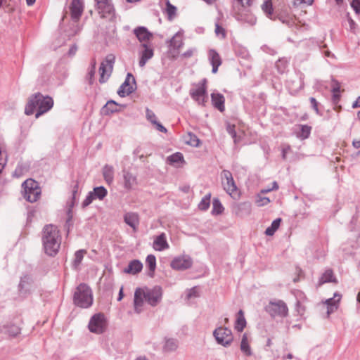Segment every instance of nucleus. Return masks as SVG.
Instances as JSON below:
<instances>
[{"mask_svg": "<svg viewBox=\"0 0 360 360\" xmlns=\"http://www.w3.org/2000/svg\"><path fill=\"white\" fill-rule=\"evenodd\" d=\"M162 295L163 290L160 285L136 288L134 299L135 311L140 313L142 311L144 302L151 307H156L162 302Z\"/></svg>", "mask_w": 360, "mask_h": 360, "instance_id": "obj_1", "label": "nucleus"}, {"mask_svg": "<svg viewBox=\"0 0 360 360\" xmlns=\"http://www.w3.org/2000/svg\"><path fill=\"white\" fill-rule=\"evenodd\" d=\"M42 243L46 255L55 256L58 253L61 243V238L57 226L48 224L44 227Z\"/></svg>", "mask_w": 360, "mask_h": 360, "instance_id": "obj_2", "label": "nucleus"}, {"mask_svg": "<svg viewBox=\"0 0 360 360\" xmlns=\"http://www.w3.org/2000/svg\"><path fill=\"white\" fill-rule=\"evenodd\" d=\"M53 105V100L50 96H44L40 93L32 95L28 101L25 109V113L27 115H32L34 110L36 118L49 111Z\"/></svg>", "mask_w": 360, "mask_h": 360, "instance_id": "obj_3", "label": "nucleus"}, {"mask_svg": "<svg viewBox=\"0 0 360 360\" xmlns=\"http://www.w3.org/2000/svg\"><path fill=\"white\" fill-rule=\"evenodd\" d=\"M73 303L79 307L86 309L93 304L91 289L85 283H80L75 290Z\"/></svg>", "mask_w": 360, "mask_h": 360, "instance_id": "obj_4", "label": "nucleus"}, {"mask_svg": "<svg viewBox=\"0 0 360 360\" xmlns=\"http://www.w3.org/2000/svg\"><path fill=\"white\" fill-rule=\"evenodd\" d=\"M22 187L23 197L27 201L34 202L39 198L41 189L37 181L32 179H27L22 183Z\"/></svg>", "mask_w": 360, "mask_h": 360, "instance_id": "obj_5", "label": "nucleus"}, {"mask_svg": "<svg viewBox=\"0 0 360 360\" xmlns=\"http://www.w3.org/2000/svg\"><path fill=\"white\" fill-rule=\"evenodd\" d=\"M265 309L272 318H285L288 314V308L283 300L270 301Z\"/></svg>", "mask_w": 360, "mask_h": 360, "instance_id": "obj_6", "label": "nucleus"}, {"mask_svg": "<svg viewBox=\"0 0 360 360\" xmlns=\"http://www.w3.org/2000/svg\"><path fill=\"white\" fill-rule=\"evenodd\" d=\"M221 184L224 190L232 198L238 195V188L230 171L224 169L221 174Z\"/></svg>", "mask_w": 360, "mask_h": 360, "instance_id": "obj_7", "label": "nucleus"}, {"mask_svg": "<svg viewBox=\"0 0 360 360\" xmlns=\"http://www.w3.org/2000/svg\"><path fill=\"white\" fill-rule=\"evenodd\" d=\"M108 326L107 319L103 313H97L91 316L88 328L91 333L96 334L103 333Z\"/></svg>", "mask_w": 360, "mask_h": 360, "instance_id": "obj_8", "label": "nucleus"}, {"mask_svg": "<svg viewBox=\"0 0 360 360\" xmlns=\"http://www.w3.org/2000/svg\"><path fill=\"white\" fill-rule=\"evenodd\" d=\"M213 335L217 343L224 347L229 346L233 340L232 332L228 328H217L214 330Z\"/></svg>", "mask_w": 360, "mask_h": 360, "instance_id": "obj_9", "label": "nucleus"}, {"mask_svg": "<svg viewBox=\"0 0 360 360\" xmlns=\"http://www.w3.org/2000/svg\"><path fill=\"white\" fill-rule=\"evenodd\" d=\"M96 8L101 18L112 20L115 18V9L110 0H95Z\"/></svg>", "mask_w": 360, "mask_h": 360, "instance_id": "obj_10", "label": "nucleus"}, {"mask_svg": "<svg viewBox=\"0 0 360 360\" xmlns=\"http://www.w3.org/2000/svg\"><path fill=\"white\" fill-rule=\"evenodd\" d=\"M205 83L206 79H204L202 83L198 84L195 89L190 90V95L191 98L196 101L198 105L203 106L205 105L208 98Z\"/></svg>", "mask_w": 360, "mask_h": 360, "instance_id": "obj_11", "label": "nucleus"}, {"mask_svg": "<svg viewBox=\"0 0 360 360\" xmlns=\"http://www.w3.org/2000/svg\"><path fill=\"white\" fill-rule=\"evenodd\" d=\"M115 62V58L112 56H108L101 63L100 71V83H105L110 77Z\"/></svg>", "mask_w": 360, "mask_h": 360, "instance_id": "obj_12", "label": "nucleus"}, {"mask_svg": "<svg viewBox=\"0 0 360 360\" xmlns=\"http://www.w3.org/2000/svg\"><path fill=\"white\" fill-rule=\"evenodd\" d=\"M136 82L134 76L131 73H128L124 82L120 86L117 94L120 97H125L134 92L136 89Z\"/></svg>", "mask_w": 360, "mask_h": 360, "instance_id": "obj_13", "label": "nucleus"}, {"mask_svg": "<svg viewBox=\"0 0 360 360\" xmlns=\"http://www.w3.org/2000/svg\"><path fill=\"white\" fill-rule=\"evenodd\" d=\"M286 85L291 94L297 93L304 86L303 75L302 73L295 74L287 80Z\"/></svg>", "mask_w": 360, "mask_h": 360, "instance_id": "obj_14", "label": "nucleus"}, {"mask_svg": "<svg viewBox=\"0 0 360 360\" xmlns=\"http://www.w3.org/2000/svg\"><path fill=\"white\" fill-rule=\"evenodd\" d=\"M193 261L191 257L183 255L175 257L171 263V266L174 269H188L191 267Z\"/></svg>", "mask_w": 360, "mask_h": 360, "instance_id": "obj_15", "label": "nucleus"}, {"mask_svg": "<svg viewBox=\"0 0 360 360\" xmlns=\"http://www.w3.org/2000/svg\"><path fill=\"white\" fill-rule=\"evenodd\" d=\"M235 17L237 20L248 23L250 25H255L257 21L256 18L246 7L240 8L238 11L235 13Z\"/></svg>", "mask_w": 360, "mask_h": 360, "instance_id": "obj_16", "label": "nucleus"}, {"mask_svg": "<svg viewBox=\"0 0 360 360\" xmlns=\"http://www.w3.org/2000/svg\"><path fill=\"white\" fill-rule=\"evenodd\" d=\"M70 10L71 13V18L75 23H77L79 20L83 11L84 3L82 0H72L70 5Z\"/></svg>", "mask_w": 360, "mask_h": 360, "instance_id": "obj_17", "label": "nucleus"}, {"mask_svg": "<svg viewBox=\"0 0 360 360\" xmlns=\"http://www.w3.org/2000/svg\"><path fill=\"white\" fill-rule=\"evenodd\" d=\"M33 287V280L29 275H25L22 277L18 285L20 294L25 297L27 293H30Z\"/></svg>", "mask_w": 360, "mask_h": 360, "instance_id": "obj_18", "label": "nucleus"}, {"mask_svg": "<svg viewBox=\"0 0 360 360\" xmlns=\"http://www.w3.org/2000/svg\"><path fill=\"white\" fill-rule=\"evenodd\" d=\"M342 295L338 292H335L333 297L327 299L325 304L327 305V314L329 316L330 314L335 311L339 307Z\"/></svg>", "mask_w": 360, "mask_h": 360, "instance_id": "obj_19", "label": "nucleus"}, {"mask_svg": "<svg viewBox=\"0 0 360 360\" xmlns=\"http://www.w3.org/2000/svg\"><path fill=\"white\" fill-rule=\"evenodd\" d=\"M208 58L210 64L212 66V73H217L218 71V68L221 64V59L219 54L215 50L210 49L208 51Z\"/></svg>", "mask_w": 360, "mask_h": 360, "instance_id": "obj_20", "label": "nucleus"}, {"mask_svg": "<svg viewBox=\"0 0 360 360\" xmlns=\"http://www.w3.org/2000/svg\"><path fill=\"white\" fill-rule=\"evenodd\" d=\"M251 210H252V205H251V203L249 202H243L238 203L235 207L236 214L240 217L248 216L249 214H250Z\"/></svg>", "mask_w": 360, "mask_h": 360, "instance_id": "obj_21", "label": "nucleus"}, {"mask_svg": "<svg viewBox=\"0 0 360 360\" xmlns=\"http://www.w3.org/2000/svg\"><path fill=\"white\" fill-rule=\"evenodd\" d=\"M141 46L143 48V50L141 53V58L139 64L140 67L143 68L145 66L147 61L153 56V50L148 46L146 44H142Z\"/></svg>", "mask_w": 360, "mask_h": 360, "instance_id": "obj_22", "label": "nucleus"}, {"mask_svg": "<svg viewBox=\"0 0 360 360\" xmlns=\"http://www.w3.org/2000/svg\"><path fill=\"white\" fill-rule=\"evenodd\" d=\"M169 244L166 239V235L165 233H162L160 235L157 236L153 241V248L158 251H162L169 248Z\"/></svg>", "mask_w": 360, "mask_h": 360, "instance_id": "obj_23", "label": "nucleus"}, {"mask_svg": "<svg viewBox=\"0 0 360 360\" xmlns=\"http://www.w3.org/2000/svg\"><path fill=\"white\" fill-rule=\"evenodd\" d=\"M134 33L139 41L143 44H146L152 37V34L144 27H139L134 29Z\"/></svg>", "mask_w": 360, "mask_h": 360, "instance_id": "obj_24", "label": "nucleus"}, {"mask_svg": "<svg viewBox=\"0 0 360 360\" xmlns=\"http://www.w3.org/2000/svg\"><path fill=\"white\" fill-rule=\"evenodd\" d=\"M124 222L133 229L134 231H136L137 226L139 224V215L135 212H127L124 216Z\"/></svg>", "mask_w": 360, "mask_h": 360, "instance_id": "obj_25", "label": "nucleus"}, {"mask_svg": "<svg viewBox=\"0 0 360 360\" xmlns=\"http://www.w3.org/2000/svg\"><path fill=\"white\" fill-rule=\"evenodd\" d=\"M211 100L212 105L220 112H223L224 110L225 98L221 94L213 92L211 94Z\"/></svg>", "mask_w": 360, "mask_h": 360, "instance_id": "obj_26", "label": "nucleus"}, {"mask_svg": "<svg viewBox=\"0 0 360 360\" xmlns=\"http://www.w3.org/2000/svg\"><path fill=\"white\" fill-rule=\"evenodd\" d=\"M240 348L244 355L250 356L252 355V349L250 345L249 335L245 333L241 339Z\"/></svg>", "mask_w": 360, "mask_h": 360, "instance_id": "obj_27", "label": "nucleus"}, {"mask_svg": "<svg viewBox=\"0 0 360 360\" xmlns=\"http://www.w3.org/2000/svg\"><path fill=\"white\" fill-rule=\"evenodd\" d=\"M184 162V156L181 153H175L167 158V162L174 167H180Z\"/></svg>", "mask_w": 360, "mask_h": 360, "instance_id": "obj_28", "label": "nucleus"}, {"mask_svg": "<svg viewBox=\"0 0 360 360\" xmlns=\"http://www.w3.org/2000/svg\"><path fill=\"white\" fill-rule=\"evenodd\" d=\"M124 186L126 189L130 190L136 185V177L129 172H123Z\"/></svg>", "mask_w": 360, "mask_h": 360, "instance_id": "obj_29", "label": "nucleus"}, {"mask_svg": "<svg viewBox=\"0 0 360 360\" xmlns=\"http://www.w3.org/2000/svg\"><path fill=\"white\" fill-rule=\"evenodd\" d=\"M247 324L246 320L244 316V312L242 309H240L236 314V319L235 321V329L238 332H242L245 328Z\"/></svg>", "mask_w": 360, "mask_h": 360, "instance_id": "obj_30", "label": "nucleus"}, {"mask_svg": "<svg viewBox=\"0 0 360 360\" xmlns=\"http://www.w3.org/2000/svg\"><path fill=\"white\" fill-rule=\"evenodd\" d=\"M118 111V104L112 100L108 101L101 109V113L104 115H109Z\"/></svg>", "mask_w": 360, "mask_h": 360, "instance_id": "obj_31", "label": "nucleus"}, {"mask_svg": "<svg viewBox=\"0 0 360 360\" xmlns=\"http://www.w3.org/2000/svg\"><path fill=\"white\" fill-rule=\"evenodd\" d=\"M170 46L174 49L179 50L184 45L183 41V32H177L174 36L169 41Z\"/></svg>", "mask_w": 360, "mask_h": 360, "instance_id": "obj_32", "label": "nucleus"}, {"mask_svg": "<svg viewBox=\"0 0 360 360\" xmlns=\"http://www.w3.org/2000/svg\"><path fill=\"white\" fill-rule=\"evenodd\" d=\"M326 283H338V280L333 271H325L319 280L318 286H321Z\"/></svg>", "mask_w": 360, "mask_h": 360, "instance_id": "obj_33", "label": "nucleus"}, {"mask_svg": "<svg viewBox=\"0 0 360 360\" xmlns=\"http://www.w3.org/2000/svg\"><path fill=\"white\" fill-rule=\"evenodd\" d=\"M103 176L108 184H110L114 180V168L111 165H105L103 168Z\"/></svg>", "mask_w": 360, "mask_h": 360, "instance_id": "obj_34", "label": "nucleus"}, {"mask_svg": "<svg viewBox=\"0 0 360 360\" xmlns=\"http://www.w3.org/2000/svg\"><path fill=\"white\" fill-rule=\"evenodd\" d=\"M160 4H165L166 7L164 9L165 13L167 15L169 20H172L176 15V8L171 4L169 0H160Z\"/></svg>", "mask_w": 360, "mask_h": 360, "instance_id": "obj_35", "label": "nucleus"}, {"mask_svg": "<svg viewBox=\"0 0 360 360\" xmlns=\"http://www.w3.org/2000/svg\"><path fill=\"white\" fill-rule=\"evenodd\" d=\"M262 10L270 19L274 18L271 0H266L261 6Z\"/></svg>", "mask_w": 360, "mask_h": 360, "instance_id": "obj_36", "label": "nucleus"}, {"mask_svg": "<svg viewBox=\"0 0 360 360\" xmlns=\"http://www.w3.org/2000/svg\"><path fill=\"white\" fill-rule=\"evenodd\" d=\"M86 254V251L85 250H79L75 253L74 259L72 261V266L74 268L77 269L79 267Z\"/></svg>", "mask_w": 360, "mask_h": 360, "instance_id": "obj_37", "label": "nucleus"}, {"mask_svg": "<svg viewBox=\"0 0 360 360\" xmlns=\"http://www.w3.org/2000/svg\"><path fill=\"white\" fill-rule=\"evenodd\" d=\"M281 221V218H277L275 220H274L271 223V225L266 229L265 234L269 236H273L277 231V229L279 228Z\"/></svg>", "mask_w": 360, "mask_h": 360, "instance_id": "obj_38", "label": "nucleus"}, {"mask_svg": "<svg viewBox=\"0 0 360 360\" xmlns=\"http://www.w3.org/2000/svg\"><path fill=\"white\" fill-rule=\"evenodd\" d=\"M96 199L103 200L108 194L107 190L103 186L95 187L92 191Z\"/></svg>", "mask_w": 360, "mask_h": 360, "instance_id": "obj_39", "label": "nucleus"}, {"mask_svg": "<svg viewBox=\"0 0 360 360\" xmlns=\"http://www.w3.org/2000/svg\"><path fill=\"white\" fill-rule=\"evenodd\" d=\"M211 193L205 195L198 205V208L200 210H207L210 205Z\"/></svg>", "mask_w": 360, "mask_h": 360, "instance_id": "obj_40", "label": "nucleus"}, {"mask_svg": "<svg viewBox=\"0 0 360 360\" xmlns=\"http://www.w3.org/2000/svg\"><path fill=\"white\" fill-rule=\"evenodd\" d=\"M200 297L199 287L194 286L190 289H187L186 291V300H191V298H195Z\"/></svg>", "mask_w": 360, "mask_h": 360, "instance_id": "obj_41", "label": "nucleus"}, {"mask_svg": "<svg viewBox=\"0 0 360 360\" xmlns=\"http://www.w3.org/2000/svg\"><path fill=\"white\" fill-rule=\"evenodd\" d=\"M223 211L224 207L220 200L218 198H214L212 202V213L219 214H221Z\"/></svg>", "mask_w": 360, "mask_h": 360, "instance_id": "obj_42", "label": "nucleus"}, {"mask_svg": "<svg viewBox=\"0 0 360 360\" xmlns=\"http://www.w3.org/2000/svg\"><path fill=\"white\" fill-rule=\"evenodd\" d=\"M5 330L4 333L8 334L10 336L15 337L17 335L20 333V328L15 326V325H11L8 326L4 328Z\"/></svg>", "mask_w": 360, "mask_h": 360, "instance_id": "obj_43", "label": "nucleus"}, {"mask_svg": "<svg viewBox=\"0 0 360 360\" xmlns=\"http://www.w3.org/2000/svg\"><path fill=\"white\" fill-rule=\"evenodd\" d=\"M143 264L138 259H134L129 263L127 268L124 270H142Z\"/></svg>", "mask_w": 360, "mask_h": 360, "instance_id": "obj_44", "label": "nucleus"}, {"mask_svg": "<svg viewBox=\"0 0 360 360\" xmlns=\"http://www.w3.org/2000/svg\"><path fill=\"white\" fill-rule=\"evenodd\" d=\"M167 351H174L177 348V340L173 338L167 339L164 347Z\"/></svg>", "mask_w": 360, "mask_h": 360, "instance_id": "obj_45", "label": "nucleus"}, {"mask_svg": "<svg viewBox=\"0 0 360 360\" xmlns=\"http://www.w3.org/2000/svg\"><path fill=\"white\" fill-rule=\"evenodd\" d=\"M146 263L148 270H155L156 258L153 255H149L147 256Z\"/></svg>", "mask_w": 360, "mask_h": 360, "instance_id": "obj_46", "label": "nucleus"}, {"mask_svg": "<svg viewBox=\"0 0 360 360\" xmlns=\"http://www.w3.org/2000/svg\"><path fill=\"white\" fill-rule=\"evenodd\" d=\"M288 60L285 58L279 59L276 63V66L279 72L283 73L288 66Z\"/></svg>", "mask_w": 360, "mask_h": 360, "instance_id": "obj_47", "label": "nucleus"}, {"mask_svg": "<svg viewBox=\"0 0 360 360\" xmlns=\"http://www.w3.org/2000/svg\"><path fill=\"white\" fill-rule=\"evenodd\" d=\"M311 132V127L307 125H302L301 127V131L298 136L302 139H305L309 137Z\"/></svg>", "mask_w": 360, "mask_h": 360, "instance_id": "obj_48", "label": "nucleus"}, {"mask_svg": "<svg viewBox=\"0 0 360 360\" xmlns=\"http://www.w3.org/2000/svg\"><path fill=\"white\" fill-rule=\"evenodd\" d=\"M188 136L189 137V139L186 141L188 144L195 147L199 146L200 140L195 134L188 133Z\"/></svg>", "mask_w": 360, "mask_h": 360, "instance_id": "obj_49", "label": "nucleus"}, {"mask_svg": "<svg viewBox=\"0 0 360 360\" xmlns=\"http://www.w3.org/2000/svg\"><path fill=\"white\" fill-rule=\"evenodd\" d=\"M96 72V62L94 61L91 63V69L89 70L87 75L89 84H92L94 82V77Z\"/></svg>", "mask_w": 360, "mask_h": 360, "instance_id": "obj_50", "label": "nucleus"}, {"mask_svg": "<svg viewBox=\"0 0 360 360\" xmlns=\"http://www.w3.org/2000/svg\"><path fill=\"white\" fill-rule=\"evenodd\" d=\"M146 116L147 120L151 122V124L156 123L158 122L157 117L155 113L150 109L146 108Z\"/></svg>", "mask_w": 360, "mask_h": 360, "instance_id": "obj_51", "label": "nucleus"}, {"mask_svg": "<svg viewBox=\"0 0 360 360\" xmlns=\"http://www.w3.org/2000/svg\"><path fill=\"white\" fill-rule=\"evenodd\" d=\"M94 200H96V198L94 195V193H92V191L89 192L86 195V198L82 202V207H86L89 206Z\"/></svg>", "mask_w": 360, "mask_h": 360, "instance_id": "obj_52", "label": "nucleus"}, {"mask_svg": "<svg viewBox=\"0 0 360 360\" xmlns=\"http://www.w3.org/2000/svg\"><path fill=\"white\" fill-rule=\"evenodd\" d=\"M226 131L231 136V137L234 139V142L236 143L237 139H236V132L235 130V125L228 124L226 126Z\"/></svg>", "mask_w": 360, "mask_h": 360, "instance_id": "obj_53", "label": "nucleus"}, {"mask_svg": "<svg viewBox=\"0 0 360 360\" xmlns=\"http://www.w3.org/2000/svg\"><path fill=\"white\" fill-rule=\"evenodd\" d=\"M270 202V200L267 197H262L260 195L258 196L256 203L258 206H264Z\"/></svg>", "mask_w": 360, "mask_h": 360, "instance_id": "obj_54", "label": "nucleus"}, {"mask_svg": "<svg viewBox=\"0 0 360 360\" xmlns=\"http://www.w3.org/2000/svg\"><path fill=\"white\" fill-rule=\"evenodd\" d=\"M6 164V155L5 154V152H3L0 149V174L1 173L2 169L4 168Z\"/></svg>", "mask_w": 360, "mask_h": 360, "instance_id": "obj_55", "label": "nucleus"}, {"mask_svg": "<svg viewBox=\"0 0 360 360\" xmlns=\"http://www.w3.org/2000/svg\"><path fill=\"white\" fill-rule=\"evenodd\" d=\"M351 6L356 13H360V0H352Z\"/></svg>", "mask_w": 360, "mask_h": 360, "instance_id": "obj_56", "label": "nucleus"}, {"mask_svg": "<svg viewBox=\"0 0 360 360\" xmlns=\"http://www.w3.org/2000/svg\"><path fill=\"white\" fill-rule=\"evenodd\" d=\"M215 33L217 36L221 35L222 38H224L226 35L224 29L218 24H216L215 26Z\"/></svg>", "mask_w": 360, "mask_h": 360, "instance_id": "obj_57", "label": "nucleus"}, {"mask_svg": "<svg viewBox=\"0 0 360 360\" xmlns=\"http://www.w3.org/2000/svg\"><path fill=\"white\" fill-rule=\"evenodd\" d=\"M314 2V0H295L293 1V5L295 6H298L302 4H305L307 5H311Z\"/></svg>", "mask_w": 360, "mask_h": 360, "instance_id": "obj_58", "label": "nucleus"}, {"mask_svg": "<svg viewBox=\"0 0 360 360\" xmlns=\"http://www.w3.org/2000/svg\"><path fill=\"white\" fill-rule=\"evenodd\" d=\"M309 101L311 102V106L313 109L316 111V114H320L319 110L318 108V102L314 97H311L309 98Z\"/></svg>", "mask_w": 360, "mask_h": 360, "instance_id": "obj_59", "label": "nucleus"}, {"mask_svg": "<svg viewBox=\"0 0 360 360\" xmlns=\"http://www.w3.org/2000/svg\"><path fill=\"white\" fill-rule=\"evenodd\" d=\"M332 92L335 94L340 92V85L337 81L333 82Z\"/></svg>", "mask_w": 360, "mask_h": 360, "instance_id": "obj_60", "label": "nucleus"}, {"mask_svg": "<svg viewBox=\"0 0 360 360\" xmlns=\"http://www.w3.org/2000/svg\"><path fill=\"white\" fill-rule=\"evenodd\" d=\"M153 125L155 127L157 130L163 133H167V129L159 122H156V123H154Z\"/></svg>", "mask_w": 360, "mask_h": 360, "instance_id": "obj_61", "label": "nucleus"}, {"mask_svg": "<svg viewBox=\"0 0 360 360\" xmlns=\"http://www.w3.org/2000/svg\"><path fill=\"white\" fill-rule=\"evenodd\" d=\"M195 51V49H190L187 50L186 51H185L181 56L186 58H188L191 57L193 55Z\"/></svg>", "mask_w": 360, "mask_h": 360, "instance_id": "obj_62", "label": "nucleus"}, {"mask_svg": "<svg viewBox=\"0 0 360 360\" xmlns=\"http://www.w3.org/2000/svg\"><path fill=\"white\" fill-rule=\"evenodd\" d=\"M253 0H237L240 5L241 8L246 7V6H250L252 5V2Z\"/></svg>", "mask_w": 360, "mask_h": 360, "instance_id": "obj_63", "label": "nucleus"}, {"mask_svg": "<svg viewBox=\"0 0 360 360\" xmlns=\"http://www.w3.org/2000/svg\"><path fill=\"white\" fill-rule=\"evenodd\" d=\"M77 51V46H76V45H72V46L70 48V49H69L68 55H69L70 56H74V55L76 53Z\"/></svg>", "mask_w": 360, "mask_h": 360, "instance_id": "obj_64", "label": "nucleus"}]
</instances>
